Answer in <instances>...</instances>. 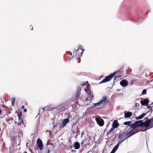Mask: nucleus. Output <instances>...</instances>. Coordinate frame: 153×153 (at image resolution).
Returning <instances> with one entry per match:
<instances>
[{
  "instance_id": "1",
  "label": "nucleus",
  "mask_w": 153,
  "mask_h": 153,
  "mask_svg": "<svg viewBox=\"0 0 153 153\" xmlns=\"http://www.w3.org/2000/svg\"><path fill=\"white\" fill-rule=\"evenodd\" d=\"M143 126L145 127V129L143 130L142 129L135 132H137V133L140 131H145L153 127V119L148 120L145 121H144L143 120L142 127Z\"/></svg>"
},
{
  "instance_id": "2",
  "label": "nucleus",
  "mask_w": 153,
  "mask_h": 153,
  "mask_svg": "<svg viewBox=\"0 0 153 153\" xmlns=\"http://www.w3.org/2000/svg\"><path fill=\"white\" fill-rule=\"evenodd\" d=\"M108 102V100L106 96H103L102 99L98 102L94 104V106L96 107L98 106V108H101L103 107L105 105L107 104Z\"/></svg>"
},
{
  "instance_id": "3",
  "label": "nucleus",
  "mask_w": 153,
  "mask_h": 153,
  "mask_svg": "<svg viewBox=\"0 0 153 153\" xmlns=\"http://www.w3.org/2000/svg\"><path fill=\"white\" fill-rule=\"evenodd\" d=\"M116 74V72H114V73L111 74L108 76L106 77L100 83L110 81Z\"/></svg>"
},
{
  "instance_id": "4",
  "label": "nucleus",
  "mask_w": 153,
  "mask_h": 153,
  "mask_svg": "<svg viewBox=\"0 0 153 153\" xmlns=\"http://www.w3.org/2000/svg\"><path fill=\"white\" fill-rule=\"evenodd\" d=\"M93 118H95V120L97 124L100 126H103L104 125V121L103 119L99 117H93Z\"/></svg>"
},
{
  "instance_id": "5",
  "label": "nucleus",
  "mask_w": 153,
  "mask_h": 153,
  "mask_svg": "<svg viewBox=\"0 0 153 153\" xmlns=\"http://www.w3.org/2000/svg\"><path fill=\"white\" fill-rule=\"evenodd\" d=\"M84 51V50H82L81 48H79L73 53V55L76 56L81 57Z\"/></svg>"
},
{
  "instance_id": "6",
  "label": "nucleus",
  "mask_w": 153,
  "mask_h": 153,
  "mask_svg": "<svg viewBox=\"0 0 153 153\" xmlns=\"http://www.w3.org/2000/svg\"><path fill=\"white\" fill-rule=\"evenodd\" d=\"M38 146L39 147L40 149L42 150L43 149V144L42 140L41 139L38 138L36 141Z\"/></svg>"
},
{
  "instance_id": "7",
  "label": "nucleus",
  "mask_w": 153,
  "mask_h": 153,
  "mask_svg": "<svg viewBox=\"0 0 153 153\" xmlns=\"http://www.w3.org/2000/svg\"><path fill=\"white\" fill-rule=\"evenodd\" d=\"M137 133V132H133L132 134H130L128 136H123L121 138H120L119 139V140L118 141V142H121V143L124 141L125 140L127 139L128 137H130L131 136L133 135L136 134Z\"/></svg>"
},
{
  "instance_id": "8",
  "label": "nucleus",
  "mask_w": 153,
  "mask_h": 153,
  "mask_svg": "<svg viewBox=\"0 0 153 153\" xmlns=\"http://www.w3.org/2000/svg\"><path fill=\"white\" fill-rule=\"evenodd\" d=\"M80 93H76L75 94V95L73 97L71 98L72 100L73 101V104H74L75 103L76 101H75V100H78L80 96Z\"/></svg>"
},
{
  "instance_id": "9",
  "label": "nucleus",
  "mask_w": 153,
  "mask_h": 153,
  "mask_svg": "<svg viewBox=\"0 0 153 153\" xmlns=\"http://www.w3.org/2000/svg\"><path fill=\"white\" fill-rule=\"evenodd\" d=\"M120 85L123 87H126L128 85V82L126 80L124 79L120 82Z\"/></svg>"
},
{
  "instance_id": "10",
  "label": "nucleus",
  "mask_w": 153,
  "mask_h": 153,
  "mask_svg": "<svg viewBox=\"0 0 153 153\" xmlns=\"http://www.w3.org/2000/svg\"><path fill=\"white\" fill-rule=\"evenodd\" d=\"M69 120L66 119H64L62 121L61 124L60 125V128H63L66 125L69 123Z\"/></svg>"
},
{
  "instance_id": "11",
  "label": "nucleus",
  "mask_w": 153,
  "mask_h": 153,
  "mask_svg": "<svg viewBox=\"0 0 153 153\" xmlns=\"http://www.w3.org/2000/svg\"><path fill=\"white\" fill-rule=\"evenodd\" d=\"M124 118H128L131 117L132 115V113L131 112H127L126 111H125L124 112Z\"/></svg>"
},
{
  "instance_id": "12",
  "label": "nucleus",
  "mask_w": 153,
  "mask_h": 153,
  "mask_svg": "<svg viewBox=\"0 0 153 153\" xmlns=\"http://www.w3.org/2000/svg\"><path fill=\"white\" fill-rule=\"evenodd\" d=\"M121 144V142H118V144L113 148L110 153H114L118 149L119 145Z\"/></svg>"
},
{
  "instance_id": "13",
  "label": "nucleus",
  "mask_w": 153,
  "mask_h": 153,
  "mask_svg": "<svg viewBox=\"0 0 153 153\" xmlns=\"http://www.w3.org/2000/svg\"><path fill=\"white\" fill-rule=\"evenodd\" d=\"M140 103L142 105H144L147 104L149 103V100L147 99H145L140 101Z\"/></svg>"
},
{
  "instance_id": "14",
  "label": "nucleus",
  "mask_w": 153,
  "mask_h": 153,
  "mask_svg": "<svg viewBox=\"0 0 153 153\" xmlns=\"http://www.w3.org/2000/svg\"><path fill=\"white\" fill-rule=\"evenodd\" d=\"M119 125V124L117 121L116 120L113 122L112 127L115 128H117Z\"/></svg>"
},
{
  "instance_id": "15",
  "label": "nucleus",
  "mask_w": 153,
  "mask_h": 153,
  "mask_svg": "<svg viewBox=\"0 0 153 153\" xmlns=\"http://www.w3.org/2000/svg\"><path fill=\"white\" fill-rule=\"evenodd\" d=\"M142 122L143 120L137 121L135 122L137 127L140 126L142 127Z\"/></svg>"
},
{
  "instance_id": "16",
  "label": "nucleus",
  "mask_w": 153,
  "mask_h": 153,
  "mask_svg": "<svg viewBox=\"0 0 153 153\" xmlns=\"http://www.w3.org/2000/svg\"><path fill=\"white\" fill-rule=\"evenodd\" d=\"M74 104L73 101V100H72V99L69 100L68 101L66 102L65 104L67 105L68 107L69 105H72Z\"/></svg>"
},
{
  "instance_id": "17",
  "label": "nucleus",
  "mask_w": 153,
  "mask_h": 153,
  "mask_svg": "<svg viewBox=\"0 0 153 153\" xmlns=\"http://www.w3.org/2000/svg\"><path fill=\"white\" fill-rule=\"evenodd\" d=\"M65 102H63L62 104V110H64L67 109L68 107V106L65 104Z\"/></svg>"
},
{
  "instance_id": "18",
  "label": "nucleus",
  "mask_w": 153,
  "mask_h": 153,
  "mask_svg": "<svg viewBox=\"0 0 153 153\" xmlns=\"http://www.w3.org/2000/svg\"><path fill=\"white\" fill-rule=\"evenodd\" d=\"M146 113H143L141 115H140V116L137 117H136V119L137 120H139L140 119H141L142 118H143L144 116L146 115Z\"/></svg>"
},
{
  "instance_id": "19",
  "label": "nucleus",
  "mask_w": 153,
  "mask_h": 153,
  "mask_svg": "<svg viewBox=\"0 0 153 153\" xmlns=\"http://www.w3.org/2000/svg\"><path fill=\"white\" fill-rule=\"evenodd\" d=\"M62 104L59 105H58L56 106L55 108L54 109L56 110H60L61 109L62 110Z\"/></svg>"
},
{
  "instance_id": "20",
  "label": "nucleus",
  "mask_w": 153,
  "mask_h": 153,
  "mask_svg": "<svg viewBox=\"0 0 153 153\" xmlns=\"http://www.w3.org/2000/svg\"><path fill=\"white\" fill-rule=\"evenodd\" d=\"M74 148L75 149H78L80 147V144L78 142H76L74 145Z\"/></svg>"
},
{
  "instance_id": "21",
  "label": "nucleus",
  "mask_w": 153,
  "mask_h": 153,
  "mask_svg": "<svg viewBox=\"0 0 153 153\" xmlns=\"http://www.w3.org/2000/svg\"><path fill=\"white\" fill-rule=\"evenodd\" d=\"M22 123L23 124V121L20 117H19L18 124L19 125H20Z\"/></svg>"
},
{
  "instance_id": "22",
  "label": "nucleus",
  "mask_w": 153,
  "mask_h": 153,
  "mask_svg": "<svg viewBox=\"0 0 153 153\" xmlns=\"http://www.w3.org/2000/svg\"><path fill=\"white\" fill-rule=\"evenodd\" d=\"M130 127L132 128L133 129L137 127L136 124H135V122H134L133 124L130 125Z\"/></svg>"
},
{
  "instance_id": "23",
  "label": "nucleus",
  "mask_w": 153,
  "mask_h": 153,
  "mask_svg": "<svg viewBox=\"0 0 153 153\" xmlns=\"http://www.w3.org/2000/svg\"><path fill=\"white\" fill-rule=\"evenodd\" d=\"M15 98H13L12 100H11V104H12V105H13V106H14V103H15Z\"/></svg>"
},
{
  "instance_id": "24",
  "label": "nucleus",
  "mask_w": 153,
  "mask_h": 153,
  "mask_svg": "<svg viewBox=\"0 0 153 153\" xmlns=\"http://www.w3.org/2000/svg\"><path fill=\"white\" fill-rule=\"evenodd\" d=\"M131 121L125 122L124 123V124L126 125H128L130 126V123H131Z\"/></svg>"
},
{
  "instance_id": "25",
  "label": "nucleus",
  "mask_w": 153,
  "mask_h": 153,
  "mask_svg": "<svg viewBox=\"0 0 153 153\" xmlns=\"http://www.w3.org/2000/svg\"><path fill=\"white\" fill-rule=\"evenodd\" d=\"M115 129V128H113V127H112L109 131L107 133V134L108 135L109 134V133H111V132H112V131H114Z\"/></svg>"
},
{
  "instance_id": "26",
  "label": "nucleus",
  "mask_w": 153,
  "mask_h": 153,
  "mask_svg": "<svg viewBox=\"0 0 153 153\" xmlns=\"http://www.w3.org/2000/svg\"><path fill=\"white\" fill-rule=\"evenodd\" d=\"M81 88L80 87H78L77 88V92L78 93H80Z\"/></svg>"
},
{
  "instance_id": "27",
  "label": "nucleus",
  "mask_w": 153,
  "mask_h": 153,
  "mask_svg": "<svg viewBox=\"0 0 153 153\" xmlns=\"http://www.w3.org/2000/svg\"><path fill=\"white\" fill-rule=\"evenodd\" d=\"M122 76V75H117L114 78V79L116 80L118 79L119 78L121 77Z\"/></svg>"
},
{
  "instance_id": "28",
  "label": "nucleus",
  "mask_w": 153,
  "mask_h": 153,
  "mask_svg": "<svg viewBox=\"0 0 153 153\" xmlns=\"http://www.w3.org/2000/svg\"><path fill=\"white\" fill-rule=\"evenodd\" d=\"M50 107V105H48L47 106H45V107L42 108V110L44 111V110L48 109V108Z\"/></svg>"
},
{
  "instance_id": "29",
  "label": "nucleus",
  "mask_w": 153,
  "mask_h": 153,
  "mask_svg": "<svg viewBox=\"0 0 153 153\" xmlns=\"http://www.w3.org/2000/svg\"><path fill=\"white\" fill-rule=\"evenodd\" d=\"M147 107L148 108H149L150 110V111H151V112H152V109L151 107L149 105H148L147 106Z\"/></svg>"
},
{
  "instance_id": "30",
  "label": "nucleus",
  "mask_w": 153,
  "mask_h": 153,
  "mask_svg": "<svg viewBox=\"0 0 153 153\" xmlns=\"http://www.w3.org/2000/svg\"><path fill=\"white\" fill-rule=\"evenodd\" d=\"M72 117H71V115H68V117H67V118H66V119H68V120H69V119L71 118Z\"/></svg>"
},
{
  "instance_id": "31",
  "label": "nucleus",
  "mask_w": 153,
  "mask_h": 153,
  "mask_svg": "<svg viewBox=\"0 0 153 153\" xmlns=\"http://www.w3.org/2000/svg\"><path fill=\"white\" fill-rule=\"evenodd\" d=\"M146 92V89H144L142 91V94H145Z\"/></svg>"
},
{
  "instance_id": "32",
  "label": "nucleus",
  "mask_w": 153,
  "mask_h": 153,
  "mask_svg": "<svg viewBox=\"0 0 153 153\" xmlns=\"http://www.w3.org/2000/svg\"><path fill=\"white\" fill-rule=\"evenodd\" d=\"M85 140H85H82L81 141V145H82L83 144V143Z\"/></svg>"
},
{
  "instance_id": "33",
  "label": "nucleus",
  "mask_w": 153,
  "mask_h": 153,
  "mask_svg": "<svg viewBox=\"0 0 153 153\" xmlns=\"http://www.w3.org/2000/svg\"><path fill=\"white\" fill-rule=\"evenodd\" d=\"M85 91L88 94H89V91L88 89H85Z\"/></svg>"
},
{
  "instance_id": "34",
  "label": "nucleus",
  "mask_w": 153,
  "mask_h": 153,
  "mask_svg": "<svg viewBox=\"0 0 153 153\" xmlns=\"http://www.w3.org/2000/svg\"><path fill=\"white\" fill-rule=\"evenodd\" d=\"M139 104L138 103H135V107H137L139 106Z\"/></svg>"
},
{
  "instance_id": "35",
  "label": "nucleus",
  "mask_w": 153,
  "mask_h": 153,
  "mask_svg": "<svg viewBox=\"0 0 153 153\" xmlns=\"http://www.w3.org/2000/svg\"><path fill=\"white\" fill-rule=\"evenodd\" d=\"M90 96H91V100L92 99V98H93V97H94L93 95V94H90Z\"/></svg>"
},
{
  "instance_id": "36",
  "label": "nucleus",
  "mask_w": 153,
  "mask_h": 153,
  "mask_svg": "<svg viewBox=\"0 0 153 153\" xmlns=\"http://www.w3.org/2000/svg\"><path fill=\"white\" fill-rule=\"evenodd\" d=\"M27 111V109H24V112H26Z\"/></svg>"
},
{
  "instance_id": "37",
  "label": "nucleus",
  "mask_w": 153,
  "mask_h": 153,
  "mask_svg": "<svg viewBox=\"0 0 153 153\" xmlns=\"http://www.w3.org/2000/svg\"><path fill=\"white\" fill-rule=\"evenodd\" d=\"M120 91V89H117L116 90V91Z\"/></svg>"
},
{
  "instance_id": "38",
  "label": "nucleus",
  "mask_w": 153,
  "mask_h": 153,
  "mask_svg": "<svg viewBox=\"0 0 153 153\" xmlns=\"http://www.w3.org/2000/svg\"><path fill=\"white\" fill-rule=\"evenodd\" d=\"M121 136V134H120V135H119V136H118V139H120V138H121L120 137Z\"/></svg>"
},
{
  "instance_id": "39",
  "label": "nucleus",
  "mask_w": 153,
  "mask_h": 153,
  "mask_svg": "<svg viewBox=\"0 0 153 153\" xmlns=\"http://www.w3.org/2000/svg\"><path fill=\"white\" fill-rule=\"evenodd\" d=\"M22 108H24V105H22Z\"/></svg>"
},
{
  "instance_id": "40",
  "label": "nucleus",
  "mask_w": 153,
  "mask_h": 153,
  "mask_svg": "<svg viewBox=\"0 0 153 153\" xmlns=\"http://www.w3.org/2000/svg\"><path fill=\"white\" fill-rule=\"evenodd\" d=\"M49 152H50V150H48L47 152V153H49Z\"/></svg>"
},
{
  "instance_id": "41",
  "label": "nucleus",
  "mask_w": 153,
  "mask_h": 153,
  "mask_svg": "<svg viewBox=\"0 0 153 153\" xmlns=\"http://www.w3.org/2000/svg\"><path fill=\"white\" fill-rule=\"evenodd\" d=\"M56 126H53V127L54 128H55L56 127Z\"/></svg>"
},
{
  "instance_id": "42",
  "label": "nucleus",
  "mask_w": 153,
  "mask_h": 153,
  "mask_svg": "<svg viewBox=\"0 0 153 153\" xmlns=\"http://www.w3.org/2000/svg\"><path fill=\"white\" fill-rule=\"evenodd\" d=\"M145 119H148V118H146Z\"/></svg>"
},
{
  "instance_id": "43",
  "label": "nucleus",
  "mask_w": 153,
  "mask_h": 153,
  "mask_svg": "<svg viewBox=\"0 0 153 153\" xmlns=\"http://www.w3.org/2000/svg\"><path fill=\"white\" fill-rule=\"evenodd\" d=\"M128 133L127 134V135H128Z\"/></svg>"
},
{
  "instance_id": "44",
  "label": "nucleus",
  "mask_w": 153,
  "mask_h": 153,
  "mask_svg": "<svg viewBox=\"0 0 153 153\" xmlns=\"http://www.w3.org/2000/svg\"><path fill=\"white\" fill-rule=\"evenodd\" d=\"M116 72V73H117V72H118V71H117V72Z\"/></svg>"
}]
</instances>
